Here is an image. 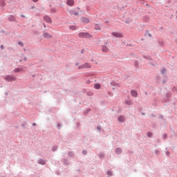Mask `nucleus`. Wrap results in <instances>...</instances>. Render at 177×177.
<instances>
[{
  "label": "nucleus",
  "mask_w": 177,
  "mask_h": 177,
  "mask_svg": "<svg viewBox=\"0 0 177 177\" xmlns=\"http://www.w3.org/2000/svg\"><path fill=\"white\" fill-rule=\"evenodd\" d=\"M149 64H151V66H156V64H154L153 63H149Z\"/></svg>",
  "instance_id": "obj_43"
},
{
  "label": "nucleus",
  "mask_w": 177,
  "mask_h": 177,
  "mask_svg": "<svg viewBox=\"0 0 177 177\" xmlns=\"http://www.w3.org/2000/svg\"><path fill=\"white\" fill-rule=\"evenodd\" d=\"M66 5H68V6H73V5H74V0H67Z\"/></svg>",
  "instance_id": "obj_8"
},
{
  "label": "nucleus",
  "mask_w": 177,
  "mask_h": 177,
  "mask_svg": "<svg viewBox=\"0 0 177 177\" xmlns=\"http://www.w3.org/2000/svg\"><path fill=\"white\" fill-rule=\"evenodd\" d=\"M176 14L177 15V11H176ZM176 19H177V15H176Z\"/></svg>",
  "instance_id": "obj_53"
},
{
  "label": "nucleus",
  "mask_w": 177,
  "mask_h": 177,
  "mask_svg": "<svg viewBox=\"0 0 177 177\" xmlns=\"http://www.w3.org/2000/svg\"><path fill=\"white\" fill-rule=\"evenodd\" d=\"M105 45H107V43H105Z\"/></svg>",
  "instance_id": "obj_60"
},
{
  "label": "nucleus",
  "mask_w": 177,
  "mask_h": 177,
  "mask_svg": "<svg viewBox=\"0 0 177 177\" xmlns=\"http://www.w3.org/2000/svg\"><path fill=\"white\" fill-rule=\"evenodd\" d=\"M39 163L41 164V165H45V161H44V160H39Z\"/></svg>",
  "instance_id": "obj_32"
},
{
  "label": "nucleus",
  "mask_w": 177,
  "mask_h": 177,
  "mask_svg": "<svg viewBox=\"0 0 177 177\" xmlns=\"http://www.w3.org/2000/svg\"><path fill=\"white\" fill-rule=\"evenodd\" d=\"M86 84H91V80H88V81L86 82Z\"/></svg>",
  "instance_id": "obj_41"
},
{
  "label": "nucleus",
  "mask_w": 177,
  "mask_h": 177,
  "mask_svg": "<svg viewBox=\"0 0 177 177\" xmlns=\"http://www.w3.org/2000/svg\"><path fill=\"white\" fill-rule=\"evenodd\" d=\"M32 77L33 78H35V75H32Z\"/></svg>",
  "instance_id": "obj_50"
},
{
  "label": "nucleus",
  "mask_w": 177,
  "mask_h": 177,
  "mask_svg": "<svg viewBox=\"0 0 177 177\" xmlns=\"http://www.w3.org/2000/svg\"><path fill=\"white\" fill-rule=\"evenodd\" d=\"M158 44L160 46H164V45H165V44L164 43V41H158Z\"/></svg>",
  "instance_id": "obj_27"
},
{
  "label": "nucleus",
  "mask_w": 177,
  "mask_h": 177,
  "mask_svg": "<svg viewBox=\"0 0 177 177\" xmlns=\"http://www.w3.org/2000/svg\"><path fill=\"white\" fill-rule=\"evenodd\" d=\"M84 68H91V64L89 63H85L84 64Z\"/></svg>",
  "instance_id": "obj_25"
},
{
  "label": "nucleus",
  "mask_w": 177,
  "mask_h": 177,
  "mask_svg": "<svg viewBox=\"0 0 177 177\" xmlns=\"http://www.w3.org/2000/svg\"><path fill=\"white\" fill-rule=\"evenodd\" d=\"M111 85L112 86H120V83H118L117 82L113 81V82H111Z\"/></svg>",
  "instance_id": "obj_12"
},
{
  "label": "nucleus",
  "mask_w": 177,
  "mask_h": 177,
  "mask_svg": "<svg viewBox=\"0 0 177 177\" xmlns=\"http://www.w3.org/2000/svg\"><path fill=\"white\" fill-rule=\"evenodd\" d=\"M23 60H24V62H27V57H24Z\"/></svg>",
  "instance_id": "obj_33"
},
{
  "label": "nucleus",
  "mask_w": 177,
  "mask_h": 177,
  "mask_svg": "<svg viewBox=\"0 0 177 177\" xmlns=\"http://www.w3.org/2000/svg\"><path fill=\"white\" fill-rule=\"evenodd\" d=\"M125 23L128 24V21H126Z\"/></svg>",
  "instance_id": "obj_55"
},
{
  "label": "nucleus",
  "mask_w": 177,
  "mask_h": 177,
  "mask_svg": "<svg viewBox=\"0 0 177 177\" xmlns=\"http://www.w3.org/2000/svg\"><path fill=\"white\" fill-rule=\"evenodd\" d=\"M21 71H23V68H16L14 69L15 73H20Z\"/></svg>",
  "instance_id": "obj_16"
},
{
  "label": "nucleus",
  "mask_w": 177,
  "mask_h": 177,
  "mask_svg": "<svg viewBox=\"0 0 177 177\" xmlns=\"http://www.w3.org/2000/svg\"><path fill=\"white\" fill-rule=\"evenodd\" d=\"M94 28H95V30H101L100 26H99V24H95Z\"/></svg>",
  "instance_id": "obj_22"
},
{
  "label": "nucleus",
  "mask_w": 177,
  "mask_h": 177,
  "mask_svg": "<svg viewBox=\"0 0 177 177\" xmlns=\"http://www.w3.org/2000/svg\"><path fill=\"white\" fill-rule=\"evenodd\" d=\"M160 30H161V31H162L164 30V27H162V26L160 27Z\"/></svg>",
  "instance_id": "obj_38"
},
{
  "label": "nucleus",
  "mask_w": 177,
  "mask_h": 177,
  "mask_svg": "<svg viewBox=\"0 0 177 177\" xmlns=\"http://www.w3.org/2000/svg\"><path fill=\"white\" fill-rule=\"evenodd\" d=\"M44 20H45L46 23H49V24L52 23V19L50 18V17L48 15H45L44 17Z\"/></svg>",
  "instance_id": "obj_4"
},
{
  "label": "nucleus",
  "mask_w": 177,
  "mask_h": 177,
  "mask_svg": "<svg viewBox=\"0 0 177 177\" xmlns=\"http://www.w3.org/2000/svg\"><path fill=\"white\" fill-rule=\"evenodd\" d=\"M19 62H23V60L20 59Z\"/></svg>",
  "instance_id": "obj_54"
},
{
  "label": "nucleus",
  "mask_w": 177,
  "mask_h": 177,
  "mask_svg": "<svg viewBox=\"0 0 177 177\" xmlns=\"http://www.w3.org/2000/svg\"><path fill=\"white\" fill-rule=\"evenodd\" d=\"M118 121L120 122H124V121H125V118H124V116H122V115H120L118 118Z\"/></svg>",
  "instance_id": "obj_15"
},
{
  "label": "nucleus",
  "mask_w": 177,
  "mask_h": 177,
  "mask_svg": "<svg viewBox=\"0 0 177 177\" xmlns=\"http://www.w3.org/2000/svg\"><path fill=\"white\" fill-rule=\"evenodd\" d=\"M115 153L116 154H121V153H122V150L121 149V148H118L115 149Z\"/></svg>",
  "instance_id": "obj_20"
},
{
  "label": "nucleus",
  "mask_w": 177,
  "mask_h": 177,
  "mask_svg": "<svg viewBox=\"0 0 177 177\" xmlns=\"http://www.w3.org/2000/svg\"><path fill=\"white\" fill-rule=\"evenodd\" d=\"M44 24V28H46V25L45 24Z\"/></svg>",
  "instance_id": "obj_45"
},
{
  "label": "nucleus",
  "mask_w": 177,
  "mask_h": 177,
  "mask_svg": "<svg viewBox=\"0 0 177 177\" xmlns=\"http://www.w3.org/2000/svg\"><path fill=\"white\" fill-rule=\"evenodd\" d=\"M30 9H35V6H31Z\"/></svg>",
  "instance_id": "obj_40"
},
{
  "label": "nucleus",
  "mask_w": 177,
  "mask_h": 177,
  "mask_svg": "<svg viewBox=\"0 0 177 177\" xmlns=\"http://www.w3.org/2000/svg\"><path fill=\"white\" fill-rule=\"evenodd\" d=\"M50 12L52 13H56V12H57V10H56V8H51Z\"/></svg>",
  "instance_id": "obj_28"
},
{
  "label": "nucleus",
  "mask_w": 177,
  "mask_h": 177,
  "mask_svg": "<svg viewBox=\"0 0 177 177\" xmlns=\"http://www.w3.org/2000/svg\"><path fill=\"white\" fill-rule=\"evenodd\" d=\"M134 66L136 68H139V62H138V60L134 61Z\"/></svg>",
  "instance_id": "obj_24"
},
{
  "label": "nucleus",
  "mask_w": 177,
  "mask_h": 177,
  "mask_svg": "<svg viewBox=\"0 0 177 177\" xmlns=\"http://www.w3.org/2000/svg\"><path fill=\"white\" fill-rule=\"evenodd\" d=\"M8 21H16V17L13 15H9L8 17Z\"/></svg>",
  "instance_id": "obj_6"
},
{
  "label": "nucleus",
  "mask_w": 177,
  "mask_h": 177,
  "mask_svg": "<svg viewBox=\"0 0 177 177\" xmlns=\"http://www.w3.org/2000/svg\"><path fill=\"white\" fill-rule=\"evenodd\" d=\"M80 64L79 63H76L75 64V66H78Z\"/></svg>",
  "instance_id": "obj_49"
},
{
  "label": "nucleus",
  "mask_w": 177,
  "mask_h": 177,
  "mask_svg": "<svg viewBox=\"0 0 177 177\" xmlns=\"http://www.w3.org/2000/svg\"><path fill=\"white\" fill-rule=\"evenodd\" d=\"M105 23H109V21H105Z\"/></svg>",
  "instance_id": "obj_51"
},
{
  "label": "nucleus",
  "mask_w": 177,
  "mask_h": 177,
  "mask_svg": "<svg viewBox=\"0 0 177 177\" xmlns=\"http://www.w3.org/2000/svg\"><path fill=\"white\" fill-rule=\"evenodd\" d=\"M112 35L115 38H124V35L117 32H112Z\"/></svg>",
  "instance_id": "obj_3"
},
{
  "label": "nucleus",
  "mask_w": 177,
  "mask_h": 177,
  "mask_svg": "<svg viewBox=\"0 0 177 177\" xmlns=\"http://www.w3.org/2000/svg\"><path fill=\"white\" fill-rule=\"evenodd\" d=\"M69 28H70V30H72V31H75V30H77V26H70Z\"/></svg>",
  "instance_id": "obj_23"
},
{
  "label": "nucleus",
  "mask_w": 177,
  "mask_h": 177,
  "mask_svg": "<svg viewBox=\"0 0 177 177\" xmlns=\"http://www.w3.org/2000/svg\"><path fill=\"white\" fill-rule=\"evenodd\" d=\"M145 37H149V38H151L152 35L149 32V30H145Z\"/></svg>",
  "instance_id": "obj_11"
},
{
  "label": "nucleus",
  "mask_w": 177,
  "mask_h": 177,
  "mask_svg": "<svg viewBox=\"0 0 177 177\" xmlns=\"http://www.w3.org/2000/svg\"><path fill=\"white\" fill-rule=\"evenodd\" d=\"M4 48H5V47L3 46V45H1V46H0V49H4Z\"/></svg>",
  "instance_id": "obj_35"
},
{
  "label": "nucleus",
  "mask_w": 177,
  "mask_h": 177,
  "mask_svg": "<svg viewBox=\"0 0 177 177\" xmlns=\"http://www.w3.org/2000/svg\"><path fill=\"white\" fill-rule=\"evenodd\" d=\"M174 89H176V88L174 87Z\"/></svg>",
  "instance_id": "obj_58"
},
{
  "label": "nucleus",
  "mask_w": 177,
  "mask_h": 177,
  "mask_svg": "<svg viewBox=\"0 0 177 177\" xmlns=\"http://www.w3.org/2000/svg\"><path fill=\"white\" fill-rule=\"evenodd\" d=\"M88 96H92L93 93L92 92L88 93Z\"/></svg>",
  "instance_id": "obj_37"
},
{
  "label": "nucleus",
  "mask_w": 177,
  "mask_h": 177,
  "mask_svg": "<svg viewBox=\"0 0 177 177\" xmlns=\"http://www.w3.org/2000/svg\"><path fill=\"white\" fill-rule=\"evenodd\" d=\"M102 50L103 53H109V50H110V49H109L106 46H102Z\"/></svg>",
  "instance_id": "obj_5"
},
{
  "label": "nucleus",
  "mask_w": 177,
  "mask_h": 177,
  "mask_svg": "<svg viewBox=\"0 0 177 177\" xmlns=\"http://www.w3.org/2000/svg\"><path fill=\"white\" fill-rule=\"evenodd\" d=\"M21 17H26V16H24V15H21Z\"/></svg>",
  "instance_id": "obj_48"
},
{
  "label": "nucleus",
  "mask_w": 177,
  "mask_h": 177,
  "mask_svg": "<svg viewBox=\"0 0 177 177\" xmlns=\"http://www.w3.org/2000/svg\"><path fill=\"white\" fill-rule=\"evenodd\" d=\"M3 79L5 81H7V82H12V81H16V80H17V78L13 75H7L3 77Z\"/></svg>",
  "instance_id": "obj_1"
},
{
  "label": "nucleus",
  "mask_w": 177,
  "mask_h": 177,
  "mask_svg": "<svg viewBox=\"0 0 177 177\" xmlns=\"http://www.w3.org/2000/svg\"><path fill=\"white\" fill-rule=\"evenodd\" d=\"M82 23H89L91 21L89 20V19L86 18V17H82Z\"/></svg>",
  "instance_id": "obj_10"
},
{
  "label": "nucleus",
  "mask_w": 177,
  "mask_h": 177,
  "mask_svg": "<svg viewBox=\"0 0 177 177\" xmlns=\"http://www.w3.org/2000/svg\"><path fill=\"white\" fill-rule=\"evenodd\" d=\"M156 80H158H158H160V76H158V77H156Z\"/></svg>",
  "instance_id": "obj_46"
},
{
  "label": "nucleus",
  "mask_w": 177,
  "mask_h": 177,
  "mask_svg": "<svg viewBox=\"0 0 177 177\" xmlns=\"http://www.w3.org/2000/svg\"><path fill=\"white\" fill-rule=\"evenodd\" d=\"M131 55H133V53H131Z\"/></svg>",
  "instance_id": "obj_62"
},
{
  "label": "nucleus",
  "mask_w": 177,
  "mask_h": 177,
  "mask_svg": "<svg viewBox=\"0 0 177 177\" xmlns=\"http://www.w3.org/2000/svg\"><path fill=\"white\" fill-rule=\"evenodd\" d=\"M126 46H132V44H127Z\"/></svg>",
  "instance_id": "obj_42"
},
{
  "label": "nucleus",
  "mask_w": 177,
  "mask_h": 177,
  "mask_svg": "<svg viewBox=\"0 0 177 177\" xmlns=\"http://www.w3.org/2000/svg\"><path fill=\"white\" fill-rule=\"evenodd\" d=\"M33 2H38V0H32Z\"/></svg>",
  "instance_id": "obj_47"
},
{
  "label": "nucleus",
  "mask_w": 177,
  "mask_h": 177,
  "mask_svg": "<svg viewBox=\"0 0 177 177\" xmlns=\"http://www.w3.org/2000/svg\"><path fill=\"white\" fill-rule=\"evenodd\" d=\"M18 45H19V46H21V47L24 46V44H23V42H21V41H19Z\"/></svg>",
  "instance_id": "obj_30"
},
{
  "label": "nucleus",
  "mask_w": 177,
  "mask_h": 177,
  "mask_svg": "<svg viewBox=\"0 0 177 177\" xmlns=\"http://www.w3.org/2000/svg\"><path fill=\"white\" fill-rule=\"evenodd\" d=\"M85 51V50L84 49H82L81 51H80V53H82V54H84V52Z\"/></svg>",
  "instance_id": "obj_36"
},
{
  "label": "nucleus",
  "mask_w": 177,
  "mask_h": 177,
  "mask_svg": "<svg viewBox=\"0 0 177 177\" xmlns=\"http://www.w3.org/2000/svg\"><path fill=\"white\" fill-rule=\"evenodd\" d=\"M77 9H78L80 10V7H77Z\"/></svg>",
  "instance_id": "obj_52"
},
{
  "label": "nucleus",
  "mask_w": 177,
  "mask_h": 177,
  "mask_svg": "<svg viewBox=\"0 0 177 177\" xmlns=\"http://www.w3.org/2000/svg\"><path fill=\"white\" fill-rule=\"evenodd\" d=\"M171 0H169L168 2H169Z\"/></svg>",
  "instance_id": "obj_61"
},
{
  "label": "nucleus",
  "mask_w": 177,
  "mask_h": 177,
  "mask_svg": "<svg viewBox=\"0 0 177 177\" xmlns=\"http://www.w3.org/2000/svg\"><path fill=\"white\" fill-rule=\"evenodd\" d=\"M78 37L79 38H92V35L89 32H80Z\"/></svg>",
  "instance_id": "obj_2"
},
{
  "label": "nucleus",
  "mask_w": 177,
  "mask_h": 177,
  "mask_svg": "<svg viewBox=\"0 0 177 177\" xmlns=\"http://www.w3.org/2000/svg\"><path fill=\"white\" fill-rule=\"evenodd\" d=\"M126 104H128V106H132L133 104V102H132L131 100H128L125 102Z\"/></svg>",
  "instance_id": "obj_14"
},
{
  "label": "nucleus",
  "mask_w": 177,
  "mask_h": 177,
  "mask_svg": "<svg viewBox=\"0 0 177 177\" xmlns=\"http://www.w3.org/2000/svg\"><path fill=\"white\" fill-rule=\"evenodd\" d=\"M142 57L144 59H146L147 60H152V59L150 57H147V55H143Z\"/></svg>",
  "instance_id": "obj_26"
},
{
  "label": "nucleus",
  "mask_w": 177,
  "mask_h": 177,
  "mask_svg": "<svg viewBox=\"0 0 177 177\" xmlns=\"http://www.w3.org/2000/svg\"><path fill=\"white\" fill-rule=\"evenodd\" d=\"M147 136H148L149 138H151V137L153 136V133H147Z\"/></svg>",
  "instance_id": "obj_31"
},
{
  "label": "nucleus",
  "mask_w": 177,
  "mask_h": 177,
  "mask_svg": "<svg viewBox=\"0 0 177 177\" xmlns=\"http://www.w3.org/2000/svg\"><path fill=\"white\" fill-rule=\"evenodd\" d=\"M94 88L95 89H100V88H102V85H100L99 83H96L94 84Z\"/></svg>",
  "instance_id": "obj_13"
},
{
  "label": "nucleus",
  "mask_w": 177,
  "mask_h": 177,
  "mask_svg": "<svg viewBox=\"0 0 177 177\" xmlns=\"http://www.w3.org/2000/svg\"><path fill=\"white\" fill-rule=\"evenodd\" d=\"M108 175H113V173H111V171H108Z\"/></svg>",
  "instance_id": "obj_39"
},
{
  "label": "nucleus",
  "mask_w": 177,
  "mask_h": 177,
  "mask_svg": "<svg viewBox=\"0 0 177 177\" xmlns=\"http://www.w3.org/2000/svg\"><path fill=\"white\" fill-rule=\"evenodd\" d=\"M162 84H167V80H162Z\"/></svg>",
  "instance_id": "obj_34"
},
{
  "label": "nucleus",
  "mask_w": 177,
  "mask_h": 177,
  "mask_svg": "<svg viewBox=\"0 0 177 177\" xmlns=\"http://www.w3.org/2000/svg\"><path fill=\"white\" fill-rule=\"evenodd\" d=\"M143 21H145V23H149V21H150V17H149L148 15H146L143 17Z\"/></svg>",
  "instance_id": "obj_9"
},
{
  "label": "nucleus",
  "mask_w": 177,
  "mask_h": 177,
  "mask_svg": "<svg viewBox=\"0 0 177 177\" xmlns=\"http://www.w3.org/2000/svg\"><path fill=\"white\" fill-rule=\"evenodd\" d=\"M131 93L134 97H136V96H138V92H136L135 90H132L131 91Z\"/></svg>",
  "instance_id": "obj_17"
},
{
  "label": "nucleus",
  "mask_w": 177,
  "mask_h": 177,
  "mask_svg": "<svg viewBox=\"0 0 177 177\" xmlns=\"http://www.w3.org/2000/svg\"><path fill=\"white\" fill-rule=\"evenodd\" d=\"M70 14L72 15H73L74 16H78V12H77L74 10H71Z\"/></svg>",
  "instance_id": "obj_21"
},
{
  "label": "nucleus",
  "mask_w": 177,
  "mask_h": 177,
  "mask_svg": "<svg viewBox=\"0 0 177 177\" xmlns=\"http://www.w3.org/2000/svg\"><path fill=\"white\" fill-rule=\"evenodd\" d=\"M6 5V3H5V0H0V6L1 8H3Z\"/></svg>",
  "instance_id": "obj_18"
},
{
  "label": "nucleus",
  "mask_w": 177,
  "mask_h": 177,
  "mask_svg": "<svg viewBox=\"0 0 177 177\" xmlns=\"http://www.w3.org/2000/svg\"><path fill=\"white\" fill-rule=\"evenodd\" d=\"M9 2H12V0H9Z\"/></svg>",
  "instance_id": "obj_56"
},
{
  "label": "nucleus",
  "mask_w": 177,
  "mask_h": 177,
  "mask_svg": "<svg viewBox=\"0 0 177 177\" xmlns=\"http://www.w3.org/2000/svg\"><path fill=\"white\" fill-rule=\"evenodd\" d=\"M43 37L44 38H46L47 39H49V38H52V35H50L49 33L48 32H44L43 34Z\"/></svg>",
  "instance_id": "obj_7"
},
{
  "label": "nucleus",
  "mask_w": 177,
  "mask_h": 177,
  "mask_svg": "<svg viewBox=\"0 0 177 177\" xmlns=\"http://www.w3.org/2000/svg\"><path fill=\"white\" fill-rule=\"evenodd\" d=\"M82 68H85V67H84V64L80 65V66H78V70H82Z\"/></svg>",
  "instance_id": "obj_29"
},
{
  "label": "nucleus",
  "mask_w": 177,
  "mask_h": 177,
  "mask_svg": "<svg viewBox=\"0 0 177 177\" xmlns=\"http://www.w3.org/2000/svg\"><path fill=\"white\" fill-rule=\"evenodd\" d=\"M166 73H167V68L165 67L162 68V70H161L162 75H165Z\"/></svg>",
  "instance_id": "obj_19"
},
{
  "label": "nucleus",
  "mask_w": 177,
  "mask_h": 177,
  "mask_svg": "<svg viewBox=\"0 0 177 177\" xmlns=\"http://www.w3.org/2000/svg\"><path fill=\"white\" fill-rule=\"evenodd\" d=\"M33 125L35 126V123H34Z\"/></svg>",
  "instance_id": "obj_59"
},
{
  "label": "nucleus",
  "mask_w": 177,
  "mask_h": 177,
  "mask_svg": "<svg viewBox=\"0 0 177 177\" xmlns=\"http://www.w3.org/2000/svg\"><path fill=\"white\" fill-rule=\"evenodd\" d=\"M176 41L177 42V38L176 39Z\"/></svg>",
  "instance_id": "obj_57"
},
{
  "label": "nucleus",
  "mask_w": 177,
  "mask_h": 177,
  "mask_svg": "<svg viewBox=\"0 0 177 177\" xmlns=\"http://www.w3.org/2000/svg\"><path fill=\"white\" fill-rule=\"evenodd\" d=\"M83 154H86V151H83Z\"/></svg>",
  "instance_id": "obj_44"
}]
</instances>
